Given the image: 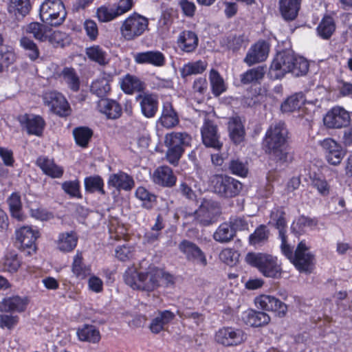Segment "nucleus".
Listing matches in <instances>:
<instances>
[{
  "mask_svg": "<svg viewBox=\"0 0 352 352\" xmlns=\"http://www.w3.org/2000/svg\"><path fill=\"white\" fill-rule=\"evenodd\" d=\"M207 67L208 63L206 60L188 62L179 69L181 77L186 78L189 76L201 74L206 70Z\"/></svg>",
  "mask_w": 352,
  "mask_h": 352,
  "instance_id": "nucleus-37",
  "label": "nucleus"
},
{
  "mask_svg": "<svg viewBox=\"0 0 352 352\" xmlns=\"http://www.w3.org/2000/svg\"><path fill=\"white\" fill-rule=\"evenodd\" d=\"M288 131L285 124L279 122L272 124L266 132L263 141L265 151L278 162L283 164L288 160L289 153L286 142Z\"/></svg>",
  "mask_w": 352,
  "mask_h": 352,
  "instance_id": "nucleus-2",
  "label": "nucleus"
},
{
  "mask_svg": "<svg viewBox=\"0 0 352 352\" xmlns=\"http://www.w3.org/2000/svg\"><path fill=\"white\" fill-rule=\"evenodd\" d=\"M220 214V208L217 202L212 199H204L193 213L186 215L192 221L201 226H208L214 223Z\"/></svg>",
  "mask_w": 352,
  "mask_h": 352,
  "instance_id": "nucleus-8",
  "label": "nucleus"
},
{
  "mask_svg": "<svg viewBox=\"0 0 352 352\" xmlns=\"http://www.w3.org/2000/svg\"><path fill=\"white\" fill-rule=\"evenodd\" d=\"M318 102V100H307L304 99L302 94H296L289 97L282 104L281 110L283 112H293L300 109L302 104L305 103L313 104L316 105Z\"/></svg>",
  "mask_w": 352,
  "mask_h": 352,
  "instance_id": "nucleus-33",
  "label": "nucleus"
},
{
  "mask_svg": "<svg viewBox=\"0 0 352 352\" xmlns=\"http://www.w3.org/2000/svg\"><path fill=\"white\" fill-rule=\"evenodd\" d=\"M28 304L27 297L12 296L6 297L0 302V311L4 312H22Z\"/></svg>",
  "mask_w": 352,
  "mask_h": 352,
  "instance_id": "nucleus-21",
  "label": "nucleus"
},
{
  "mask_svg": "<svg viewBox=\"0 0 352 352\" xmlns=\"http://www.w3.org/2000/svg\"><path fill=\"white\" fill-rule=\"evenodd\" d=\"M177 314L182 319L189 320L194 322L197 327L199 326L204 320V316L202 314L192 311L188 308L178 309Z\"/></svg>",
  "mask_w": 352,
  "mask_h": 352,
  "instance_id": "nucleus-60",
  "label": "nucleus"
},
{
  "mask_svg": "<svg viewBox=\"0 0 352 352\" xmlns=\"http://www.w3.org/2000/svg\"><path fill=\"white\" fill-rule=\"evenodd\" d=\"M192 138L186 132H171L164 137V144L166 147H174L184 149L190 146Z\"/></svg>",
  "mask_w": 352,
  "mask_h": 352,
  "instance_id": "nucleus-25",
  "label": "nucleus"
},
{
  "mask_svg": "<svg viewBox=\"0 0 352 352\" xmlns=\"http://www.w3.org/2000/svg\"><path fill=\"white\" fill-rule=\"evenodd\" d=\"M323 121L324 125L328 128H342L349 124L350 116L344 108L336 107L327 112Z\"/></svg>",
  "mask_w": 352,
  "mask_h": 352,
  "instance_id": "nucleus-18",
  "label": "nucleus"
},
{
  "mask_svg": "<svg viewBox=\"0 0 352 352\" xmlns=\"http://www.w3.org/2000/svg\"><path fill=\"white\" fill-rule=\"evenodd\" d=\"M108 185L116 188L119 191H130L134 187L135 182L131 176L126 173L120 171L110 175L108 179Z\"/></svg>",
  "mask_w": 352,
  "mask_h": 352,
  "instance_id": "nucleus-22",
  "label": "nucleus"
},
{
  "mask_svg": "<svg viewBox=\"0 0 352 352\" xmlns=\"http://www.w3.org/2000/svg\"><path fill=\"white\" fill-rule=\"evenodd\" d=\"M311 186L322 196H327L330 192V185L323 177L318 175L311 177Z\"/></svg>",
  "mask_w": 352,
  "mask_h": 352,
  "instance_id": "nucleus-57",
  "label": "nucleus"
},
{
  "mask_svg": "<svg viewBox=\"0 0 352 352\" xmlns=\"http://www.w3.org/2000/svg\"><path fill=\"white\" fill-rule=\"evenodd\" d=\"M110 81L111 76L109 75L102 74L92 82L90 87L91 94L101 99H105L111 90Z\"/></svg>",
  "mask_w": 352,
  "mask_h": 352,
  "instance_id": "nucleus-29",
  "label": "nucleus"
},
{
  "mask_svg": "<svg viewBox=\"0 0 352 352\" xmlns=\"http://www.w3.org/2000/svg\"><path fill=\"white\" fill-rule=\"evenodd\" d=\"M209 80L212 94L215 96H219L222 93L226 91V87L224 80L217 70L212 69L210 71Z\"/></svg>",
  "mask_w": 352,
  "mask_h": 352,
  "instance_id": "nucleus-45",
  "label": "nucleus"
},
{
  "mask_svg": "<svg viewBox=\"0 0 352 352\" xmlns=\"http://www.w3.org/2000/svg\"><path fill=\"white\" fill-rule=\"evenodd\" d=\"M269 223L274 226L279 231V238L281 240L280 249L282 253L295 265L299 271H309L312 264L314 256L309 252L308 248L304 241H300L295 253H293V247L287 241L285 212L283 208H273L270 214Z\"/></svg>",
  "mask_w": 352,
  "mask_h": 352,
  "instance_id": "nucleus-1",
  "label": "nucleus"
},
{
  "mask_svg": "<svg viewBox=\"0 0 352 352\" xmlns=\"http://www.w3.org/2000/svg\"><path fill=\"white\" fill-rule=\"evenodd\" d=\"M98 109L109 119L118 118L122 113L120 105L116 101L108 98L100 99L98 102Z\"/></svg>",
  "mask_w": 352,
  "mask_h": 352,
  "instance_id": "nucleus-27",
  "label": "nucleus"
},
{
  "mask_svg": "<svg viewBox=\"0 0 352 352\" xmlns=\"http://www.w3.org/2000/svg\"><path fill=\"white\" fill-rule=\"evenodd\" d=\"M86 54L91 60L100 65H105L109 62L107 52L99 45H93L87 47L86 49Z\"/></svg>",
  "mask_w": 352,
  "mask_h": 352,
  "instance_id": "nucleus-47",
  "label": "nucleus"
},
{
  "mask_svg": "<svg viewBox=\"0 0 352 352\" xmlns=\"http://www.w3.org/2000/svg\"><path fill=\"white\" fill-rule=\"evenodd\" d=\"M229 169L232 174L240 177H245L248 172L246 164L238 159L230 161Z\"/></svg>",
  "mask_w": 352,
  "mask_h": 352,
  "instance_id": "nucleus-64",
  "label": "nucleus"
},
{
  "mask_svg": "<svg viewBox=\"0 0 352 352\" xmlns=\"http://www.w3.org/2000/svg\"><path fill=\"white\" fill-rule=\"evenodd\" d=\"M178 248L188 261L204 267L207 265L205 254L195 243L183 240L179 244Z\"/></svg>",
  "mask_w": 352,
  "mask_h": 352,
  "instance_id": "nucleus-14",
  "label": "nucleus"
},
{
  "mask_svg": "<svg viewBox=\"0 0 352 352\" xmlns=\"http://www.w3.org/2000/svg\"><path fill=\"white\" fill-rule=\"evenodd\" d=\"M294 60V54L288 51L279 52L274 58L269 70L272 79H280L291 72V65Z\"/></svg>",
  "mask_w": 352,
  "mask_h": 352,
  "instance_id": "nucleus-9",
  "label": "nucleus"
},
{
  "mask_svg": "<svg viewBox=\"0 0 352 352\" xmlns=\"http://www.w3.org/2000/svg\"><path fill=\"white\" fill-rule=\"evenodd\" d=\"M44 102L54 113L60 116L69 114V104L61 94L56 91L47 92L44 96Z\"/></svg>",
  "mask_w": 352,
  "mask_h": 352,
  "instance_id": "nucleus-16",
  "label": "nucleus"
},
{
  "mask_svg": "<svg viewBox=\"0 0 352 352\" xmlns=\"http://www.w3.org/2000/svg\"><path fill=\"white\" fill-rule=\"evenodd\" d=\"M269 231L266 226L261 225L258 227L254 233L250 235V243L256 245L266 241L268 239Z\"/></svg>",
  "mask_w": 352,
  "mask_h": 352,
  "instance_id": "nucleus-61",
  "label": "nucleus"
},
{
  "mask_svg": "<svg viewBox=\"0 0 352 352\" xmlns=\"http://www.w3.org/2000/svg\"><path fill=\"white\" fill-rule=\"evenodd\" d=\"M246 262L257 268L265 277L280 278L283 270L281 263L276 256L262 252H249L245 256Z\"/></svg>",
  "mask_w": 352,
  "mask_h": 352,
  "instance_id": "nucleus-3",
  "label": "nucleus"
},
{
  "mask_svg": "<svg viewBox=\"0 0 352 352\" xmlns=\"http://www.w3.org/2000/svg\"><path fill=\"white\" fill-rule=\"evenodd\" d=\"M320 145L329 164L333 166L340 164L346 152L339 144L331 138H326L321 142Z\"/></svg>",
  "mask_w": 352,
  "mask_h": 352,
  "instance_id": "nucleus-17",
  "label": "nucleus"
},
{
  "mask_svg": "<svg viewBox=\"0 0 352 352\" xmlns=\"http://www.w3.org/2000/svg\"><path fill=\"white\" fill-rule=\"evenodd\" d=\"M60 76L70 89L74 91H78L80 88V79L74 69L65 67L61 72Z\"/></svg>",
  "mask_w": 352,
  "mask_h": 352,
  "instance_id": "nucleus-44",
  "label": "nucleus"
},
{
  "mask_svg": "<svg viewBox=\"0 0 352 352\" xmlns=\"http://www.w3.org/2000/svg\"><path fill=\"white\" fill-rule=\"evenodd\" d=\"M291 65L290 73L296 77L305 75L309 70V63L303 57H296L294 55V60Z\"/></svg>",
  "mask_w": 352,
  "mask_h": 352,
  "instance_id": "nucleus-54",
  "label": "nucleus"
},
{
  "mask_svg": "<svg viewBox=\"0 0 352 352\" xmlns=\"http://www.w3.org/2000/svg\"><path fill=\"white\" fill-rule=\"evenodd\" d=\"M301 0H279V10L286 21H293L298 15Z\"/></svg>",
  "mask_w": 352,
  "mask_h": 352,
  "instance_id": "nucleus-30",
  "label": "nucleus"
},
{
  "mask_svg": "<svg viewBox=\"0 0 352 352\" xmlns=\"http://www.w3.org/2000/svg\"><path fill=\"white\" fill-rule=\"evenodd\" d=\"M254 302L258 308L273 311L279 317L285 316L287 311L286 304L272 296L260 295L255 298Z\"/></svg>",
  "mask_w": 352,
  "mask_h": 352,
  "instance_id": "nucleus-12",
  "label": "nucleus"
},
{
  "mask_svg": "<svg viewBox=\"0 0 352 352\" xmlns=\"http://www.w3.org/2000/svg\"><path fill=\"white\" fill-rule=\"evenodd\" d=\"M201 133L203 143L206 146L217 150L221 148L222 143L219 141L217 126L213 121L205 118Z\"/></svg>",
  "mask_w": 352,
  "mask_h": 352,
  "instance_id": "nucleus-13",
  "label": "nucleus"
},
{
  "mask_svg": "<svg viewBox=\"0 0 352 352\" xmlns=\"http://www.w3.org/2000/svg\"><path fill=\"white\" fill-rule=\"evenodd\" d=\"M138 64H149L155 67H162L165 64V57L160 51H146L138 52L133 56Z\"/></svg>",
  "mask_w": 352,
  "mask_h": 352,
  "instance_id": "nucleus-23",
  "label": "nucleus"
},
{
  "mask_svg": "<svg viewBox=\"0 0 352 352\" xmlns=\"http://www.w3.org/2000/svg\"><path fill=\"white\" fill-rule=\"evenodd\" d=\"M72 272L76 277L83 279L91 274L89 266L85 265L82 262L81 253L77 252L74 257L72 263Z\"/></svg>",
  "mask_w": 352,
  "mask_h": 352,
  "instance_id": "nucleus-50",
  "label": "nucleus"
},
{
  "mask_svg": "<svg viewBox=\"0 0 352 352\" xmlns=\"http://www.w3.org/2000/svg\"><path fill=\"white\" fill-rule=\"evenodd\" d=\"M228 48L236 51L241 47H245L248 44V39L243 34H231L226 38Z\"/></svg>",
  "mask_w": 352,
  "mask_h": 352,
  "instance_id": "nucleus-58",
  "label": "nucleus"
},
{
  "mask_svg": "<svg viewBox=\"0 0 352 352\" xmlns=\"http://www.w3.org/2000/svg\"><path fill=\"white\" fill-rule=\"evenodd\" d=\"M64 192L72 197L81 198L80 192V182L78 180L64 182L61 184Z\"/></svg>",
  "mask_w": 352,
  "mask_h": 352,
  "instance_id": "nucleus-63",
  "label": "nucleus"
},
{
  "mask_svg": "<svg viewBox=\"0 0 352 352\" xmlns=\"http://www.w3.org/2000/svg\"><path fill=\"white\" fill-rule=\"evenodd\" d=\"M9 210L12 218L19 221L24 220L25 215L22 211L21 196L17 192H12L7 199Z\"/></svg>",
  "mask_w": 352,
  "mask_h": 352,
  "instance_id": "nucleus-39",
  "label": "nucleus"
},
{
  "mask_svg": "<svg viewBox=\"0 0 352 352\" xmlns=\"http://www.w3.org/2000/svg\"><path fill=\"white\" fill-rule=\"evenodd\" d=\"M198 41V37L195 32L185 30L180 33L177 38V43L183 51L192 52L197 47Z\"/></svg>",
  "mask_w": 352,
  "mask_h": 352,
  "instance_id": "nucleus-34",
  "label": "nucleus"
},
{
  "mask_svg": "<svg viewBox=\"0 0 352 352\" xmlns=\"http://www.w3.org/2000/svg\"><path fill=\"white\" fill-rule=\"evenodd\" d=\"M336 29L333 19L331 16H324L317 28L318 34L324 39L329 38Z\"/></svg>",
  "mask_w": 352,
  "mask_h": 352,
  "instance_id": "nucleus-48",
  "label": "nucleus"
},
{
  "mask_svg": "<svg viewBox=\"0 0 352 352\" xmlns=\"http://www.w3.org/2000/svg\"><path fill=\"white\" fill-rule=\"evenodd\" d=\"M141 274L142 272H138L135 267L128 268L123 276L125 283L133 289H140Z\"/></svg>",
  "mask_w": 352,
  "mask_h": 352,
  "instance_id": "nucleus-55",
  "label": "nucleus"
},
{
  "mask_svg": "<svg viewBox=\"0 0 352 352\" xmlns=\"http://www.w3.org/2000/svg\"><path fill=\"white\" fill-rule=\"evenodd\" d=\"M245 339L243 330L231 327L221 328L215 334V340L226 346L241 344Z\"/></svg>",
  "mask_w": 352,
  "mask_h": 352,
  "instance_id": "nucleus-11",
  "label": "nucleus"
},
{
  "mask_svg": "<svg viewBox=\"0 0 352 352\" xmlns=\"http://www.w3.org/2000/svg\"><path fill=\"white\" fill-rule=\"evenodd\" d=\"M234 229L228 223L221 224L213 234L215 241L223 243L230 241L234 236Z\"/></svg>",
  "mask_w": 352,
  "mask_h": 352,
  "instance_id": "nucleus-46",
  "label": "nucleus"
},
{
  "mask_svg": "<svg viewBox=\"0 0 352 352\" xmlns=\"http://www.w3.org/2000/svg\"><path fill=\"white\" fill-rule=\"evenodd\" d=\"M159 122L167 129L173 128L179 123V117L177 112L169 102L163 104L162 115L159 118Z\"/></svg>",
  "mask_w": 352,
  "mask_h": 352,
  "instance_id": "nucleus-28",
  "label": "nucleus"
},
{
  "mask_svg": "<svg viewBox=\"0 0 352 352\" xmlns=\"http://www.w3.org/2000/svg\"><path fill=\"white\" fill-rule=\"evenodd\" d=\"M39 15L43 23L58 26L64 22L67 12L61 0H45L40 6Z\"/></svg>",
  "mask_w": 352,
  "mask_h": 352,
  "instance_id": "nucleus-5",
  "label": "nucleus"
},
{
  "mask_svg": "<svg viewBox=\"0 0 352 352\" xmlns=\"http://www.w3.org/2000/svg\"><path fill=\"white\" fill-rule=\"evenodd\" d=\"M25 128L28 134L40 136L45 127V122L39 116H28L25 118Z\"/></svg>",
  "mask_w": 352,
  "mask_h": 352,
  "instance_id": "nucleus-40",
  "label": "nucleus"
},
{
  "mask_svg": "<svg viewBox=\"0 0 352 352\" xmlns=\"http://www.w3.org/2000/svg\"><path fill=\"white\" fill-rule=\"evenodd\" d=\"M228 131L230 138L235 144H239L243 140L245 129L239 117H232L230 119Z\"/></svg>",
  "mask_w": 352,
  "mask_h": 352,
  "instance_id": "nucleus-35",
  "label": "nucleus"
},
{
  "mask_svg": "<svg viewBox=\"0 0 352 352\" xmlns=\"http://www.w3.org/2000/svg\"><path fill=\"white\" fill-rule=\"evenodd\" d=\"M26 32L32 34L34 38L40 41H49L53 43L55 41L58 45H63L60 40L64 34L58 31L52 33V29L46 25L38 22L31 23L27 26Z\"/></svg>",
  "mask_w": 352,
  "mask_h": 352,
  "instance_id": "nucleus-10",
  "label": "nucleus"
},
{
  "mask_svg": "<svg viewBox=\"0 0 352 352\" xmlns=\"http://www.w3.org/2000/svg\"><path fill=\"white\" fill-rule=\"evenodd\" d=\"M77 336L80 341L98 343L101 338L98 329L92 324H84L77 331Z\"/></svg>",
  "mask_w": 352,
  "mask_h": 352,
  "instance_id": "nucleus-36",
  "label": "nucleus"
},
{
  "mask_svg": "<svg viewBox=\"0 0 352 352\" xmlns=\"http://www.w3.org/2000/svg\"><path fill=\"white\" fill-rule=\"evenodd\" d=\"M20 265L21 261L16 254L10 252L6 255L3 262L4 270L13 273L18 270Z\"/></svg>",
  "mask_w": 352,
  "mask_h": 352,
  "instance_id": "nucleus-62",
  "label": "nucleus"
},
{
  "mask_svg": "<svg viewBox=\"0 0 352 352\" xmlns=\"http://www.w3.org/2000/svg\"><path fill=\"white\" fill-rule=\"evenodd\" d=\"M21 46L28 52V56L31 60H35L39 56V50L36 45L30 38L24 36L20 40Z\"/></svg>",
  "mask_w": 352,
  "mask_h": 352,
  "instance_id": "nucleus-59",
  "label": "nucleus"
},
{
  "mask_svg": "<svg viewBox=\"0 0 352 352\" xmlns=\"http://www.w3.org/2000/svg\"><path fill=\"white\" fill-rule=\"evenodd\" d=\"M31 9L30 0H10L8 5V12L16 18L27 15Z\"/></svg>",
  "mask_w": 352,
  "mask_h": 352,
  "instance_id": "nucleus-41",
  "label": "nucleus"
},
{
  "mask_svg": "<svg viewBox=\"0 0 352 352\" xmlns=\"http://www.w3.org/2000/svg\"><path fill=\"white\" fill-rule=\"evenodd\" d=\"M85 188L87 192L93 193L98 192L101 195H104V182L101 177L98 175L87 177L84 181Z\"/></svg>",
  "mask_w": 352,
  "mask_h": 352,
  "instance_id": "nucleus-51",
  "label": "nucleus"
},
{
  "mask_svg": "<svg viewBox=\"0 0 352 352\" xmlns=\"http://www.w3.org/2000/svg\"><path fill=\"white\" fill-rule=\"evenodd\" d=\"M175 317L174 313L169 310L160 311L157 315L152 319L149 329L153 333H159L169 324Z\"/></svg>",
  "mask_w": 352,
  "mask_h": 352,
  "instance_id": "nucleus-32",
  "label": "nucleus"
},
{
  "mask_svg": "<svg viewBox=\"0 0 352 352\" xmlns=\"http://www.w3.org/2000/svg\"><path fill=\"white\" fill-rule=\"evenodd\" d=\"M148 29V19L136 12L130 14L122 23L120 30L126 41H133Z\"/></svg>",
  "mask_w": 352,
  "mask_h": 352,
  "instance_id": "nucleus-6",
  "label": "nucleus"
},
{
  "mask_svg": "<svg viewBox=\"0 0 352 352\" xmlns=\"http://www.w3.org/2000/svg\"><path fill=\"white\" fill-rule=\"evenodd\" d=\"M36 164L45 175L52 178H60L63 175V168L57 165L53 159L40 156L37 158Z\"/></svg>",
  "mask_w": 352,
  "mask_h": 352,
  "instance_id": "nucleus-24",
  "label": "nucleus"
},
{
  "mask_svg": "<svg viewBox=\"0 0 352 352\" xmlns=\"http://www.w3.org/2000/svg\"><path fill=\"white\" fill-rule=\"evenodd\" d=\"M152 180L158 186L170 188L175 186L177 177L169 166H160L153 171Z\"/></svg>",
  "mask_w": 352,
  "mask_h": 352,
  "instance_id": "nucleus-20",
  "label": "nucleus"
},
{
  "mask_svg": "<svg viewBox=\"0 0 352 352\" xmlns=\"http://www.w3.org/2000/svg\"><path fill=\"white\" fill-rule=\"evenodd\" d=\"M268 44L265 41H260L249 49L243 61L248 66H252L265 60L268 56Z\"/></svg>",
  "mask_w": 352,
  "mask_h": 352,
  "instance_id": "nucleus-19",
  "label": "nucleus"
},
{
  "mask_svg": "<svg viewBox=\"0 0 352 352\" xmlns=\"http://www.w3.org/2000/svg\"><path fill=\"white\" fill-rule=\"evenodd\" d=\"M317 223L314 219L308 218L305 216L300 217L292 225L291 229L292 232L299 236L305 232L307 228H313L316 226Z\"/></svg>",
  "mask_w": 352,
  "mask_h": 352,
  "instance_id": "nucleus-49",
  "label": "nucleus"
},
{
  "mask_svg": "<svg viewBox=\"0 0 352 352\" xmlns=\"http://www.w3.org/2000/svg\"><path fill=\"white\" fill-rule=\"evenodd\" d=\"M120 87L124 93L131 94L136 91H143L144 83L138 77L126 74L121 80Z\"/></svg>",
  "mask_w": 352,
  "mask_h": 352,
  "instance_id": "nucleus-38",
  "label": "nucleus"
},
{
  "mask_svg": "<svg viewBox=\"0 0 352 352\" xmlns=\"http://www.w3.org/2000/svg\"><path fill=\"white\" fill-rule=\"evenodd\" d=\"M38 237V232L34 230L30 226H23L16 230V241L20 243V248L27 249V253L31 254L36 251V240Z\"/></svg>",
  "mask_w": 352,
  "mask_h": 352,
  "instance_id": "nucleus-15",
  "label": "nucleus"
},
{
  "mask_svg": "<svg viewBox=\"0 0 352 352\" xmlns=\"http://www.w3.org/2000/svg\"><path fill=\"white\" fill-rule=\"evenodd\" d=\"M140 104L142 114L148 118L155 116L158 109L157 97L153 94L140 95Z\"/></svg>",
  "mask_w": 352,
  "mask_h": 352,
  "instance_id": "nucleus-26",
  "label": "nucleus"
},
{
  "mask_svg": "<svg viewBox=\"0 0 352 352\" xmlns=\"http://www.w3.org/2000/svg\"><path fill=\"white\" fill-rule=\"evenodd\" d=\"M135 195L137 199L142 201L143 207L147 209L151 208L156 201L155 195L142 186H139L136 189Z\"/></svg>",
  "mask_w": 352,
  "mask_h": 352,
  "instance_id": "nucleus-53",
  "label": "nucleus"
},
{
  "mask_svg": "<svg viewBox=\"0 0 352 352\" xmlns=\"http://www.w3.org/2000/svg\"><path fill=\"white\" fill-rule=\"evenodd\" d=\"M141 277L140 289L147 292L154 291L162 285L168 287L174 283L172 275L155 267H149L146 272H142Z\"/></svg>",
  "mask_w": 352,
  "mask_h": 352,
  "instance_id": "nucleus-4",
  "label": "nucleus"
},
{
  "mask_svg": "<svg viewBox=\"0 0 352 352\" xmlns=\"http://www.w3.org/2000/svg\"><path fill=\"white\" fill-rule=\"evenodd\" d=\"M211 185L215 194L222 198L237 196L243 188L237 179L226 175H215L211 179Z\"/></svg>",
  "mask_w": 352,
  "mask_h": 352,
  "instance_id": "nucleus-7",
  "label": "nucleus"
},
{
  "mask_svg": "<svg viewBox=\"0 0 352 352\" xmlns=\"http://www.w3.org/2000/svg\"><path fill=\"white\" fill-rule=\"evenodd\" d=\"M96 16L98 20L102 23H107L111 21L118 17L113 5L102 6L96 10Z\"/></svg>",
  "mask_w": 352,
  "mask_h": 352,
  "instance_id": "nucleus-56",
  "label": "nucleus"
},
{
  "mask_svg": "<svg viewBox=\"0 0 352 352\" xmlns=\"http://www.w3.org/2000/svg\"><path fill=\"white\" fill-rule=\"evenodd\" d=\"M92 131L87 127H78L73 131V135L76 143L83 148L87 146L88 143L92 136Z\"/></svg>",
  "mask_w": 352,
  "mask_h": 352,
  "instance_id": "nucleus-52",
  "label": "nucleus"
},
{
  "mask_svg": "<svg viewBox=\"0 0 352 352\" xmlns=\"http://www.w3.org/2000/svg\"><path fill=\"white\" fill-rule=\"evenodd\" d=\"M77 244V237L74 232L60 234L57 241L58 248L63 252L72 251Z\"/></svg>",
  "mask_w": 352,
  "mask_h": 352,
  "instance_id": "nucleus-43",
  "label": "nucleus"
},
{
  "mask_svg": "<svg viewBox=\"0 0 352 352\" xmlns=\"http://www.w3.org/2000/svg\"><path fill=\"white\" fill-rule=\"evenodd\" d=\"M265 74V69L261 66L248 69L241 75V82L243 85L256 83L263 78Z\"/></svg>",
  "mask_w": 352,
  "mask_h": 352,
  "instance_id": "nucleus-42",
  "label": "nucleus"
},
{
  "mask_svg": "<svg viewBox=\"0 0 352 352\" xmlns=\"http://www.w3.org/2000/svg\"><path fill=\"white\" fill-rule=\"evenodd\" d=\"M242 319L246 324L251 327H261L270 321V317L267 314L252 309L245 311Z\"/></svg>",
  "mask_w": 352,
  "mask_h": 352,
  "instance_id": "nucleus-31",
  "label": "nucleus"
}]
</instances>
